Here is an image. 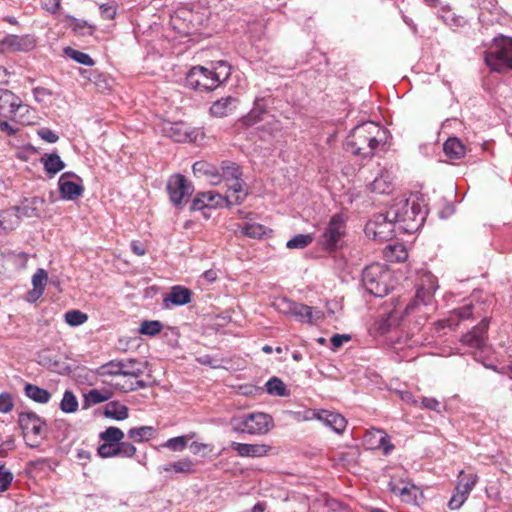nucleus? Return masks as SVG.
I'll return each instance as SVG.
<instances>
[{"label":"nucleus","instance_id":"obj_1","mask_svg":"<svg viewBox=\"0 0 512 512\" xmlns=\"http://www.w3.org/2000/svg\"><path fill=\"white\" fill-rule=\"evenodd\" d=\"M231 65L224 60L212 62L210 67L193 66L186 74L185 86L198 92H209L231 76Z\"/></svg>","mask_w":512,"mask_h":512},{"label":"nucleus","instance_id":"obj_2","mask_svg":"<svg viewBox=\"0 0 512 512\" xmlns=\"http://www.w3.org/2000/svg\"><path fill=\"white\" fill-rule=\"evenodd\" d=\"M384 139L385 132L382 127L373 121H367L351 130L346 138L345 148L354 155L369 158Z\"/></svg>","mask_w":512,"mask_h":512},{"label":"nucleus","instance_id":"obj_3","mask_svg":"<svg viewBox=\"0 0 512 512\" xmlns=\"http://www.w3.org/2000/svg\"><path fill=\"white\" fill-rule=\"evenodd\" d=\"M389 215L398 229L412 234L424 225L427 210L417 200L400 199L389 207Z\"/></svg>","mask_w":512,"mask_h":512},{"label":"nucleus","instance_id":"obj_4","mask_svg":"<svg viewBox=\"0 0 512 512\" xmlns=\"http://www.w3.org/2000/svg\"><path fill=\"white\" fill-rule=\"evenodd\" d=\"M43 197L25 198L20 205L14 207L16 214L12 211H3L0 214V234L13 230L19 224L20 217L39 218L45 209Z\"/></svg>","mask_w":512,"mask_h":512},{"label":"nucleus","instance_id":"obj_5","mask_svg":"<svg viewBox=\"0 0 512 512\" xmlns=\"http://www.w3.org/2000/svg\"><path fill=\"white\" fill-rule=\"evenodd\" d=\"M362 282L366 291L375 297H384L393 289L391 270L379 263L364 268Z\"/></svg>","mask_w":512,"mask_h":512},{"label":"nucleus","instance_id":"obj_6","mask_svg":"<svg viewBox=\"0 0 512 512\" xmlns=\"http://www.w3.org/2000/svg\"><path fill=\"white\" fill-rule=\"evenodd\" d=\"M484 61L495 72L505 73L512 70V39H495L484 54Z\"/></svg>","mask_w":512,"mask_h":512},{"label":"nucleus","instance_id":"obj_7","mask_svg":"<svg viewBox=\"0 0 512 512\" xmlns=\"http://www.w3.org/2000/svg\"><path fill=\"white\" fill-rule=\"evenodd\" d=\"M346 236V217L343 213L334 214L322 233L318 236V245L327 252H335L342 247Z\"/></svg>","mask_w":512,"mask_h":512},{"label":"nucleus","instance_id":"obj_8","mask_svg":"<svg viewBox=\"0 0 512 512\" xmlns=\"http://www.w3.org/2000/svg\"><path fill=\"white\" fill-rule=\"evenodd\" d=\"M274 426L272 416L263 412H253L234 420L233 430L250 435L267 434Z\"/></svg>","mask_w":512,"mask_h":512},{"label":"nucleus","instance_id":"obj_9","mask_svg":"<svg viewBox=\"0 0 512 512\" xmlns=\"http://www.w3.org/2000/svg\"><path fill=\"white\" fill-rule=\"evenodd\" d=\"M18 424L27 439L26 444L31 448L38 447L45 437L46 421L33 411H24L18 414Z\"/></svg>","mask_w":512,"mask_h":512},{"label":"nucleus","instance_id":"obj_10","mask_svg":"<svg viewBox=\"0 0 512 512\" xmlns=\"http://www.w3.org/2000/svg\"><path fill=\"white\" fill-rule=\"evenodd\" d=\"M395 220L389 215V209L385 213H379L367 222L365 233L374 240L384 242L395 237Z\"/></svg>","mask_w":512,"mask_h":512},{"label":"nucleus","instance_id":"obj_11","mask_svg":"<svg viewBox=\"0 0 512 512\" xmlns=\"http://www.w3.org/2000/svg\"><path fill=\"white\" fill-rule=\"evenodd\" d=\"M171 203L181 208L194 192V186L182 174L172 175L166 186Z\"/></svg>","mask_w":512,"mask_h":512},{"label":"nucleus","instance_id":"obj_12","mask_svg":"<svg viewBox=\"0 0 512 512\" xmlns=\"http://www.w3.org/2000/svg\"><path fill=\"white\" fill-rule=\"evenodd\" d=\"M478 481L476 474H465L463 471L459 474V481L455 487V491L448 502V507L451 510H458L465 503L470 495V492L475 487Z\"/></svg>","mask_w":512,"mask_h":512},{"label":"nucleus","instance_id":"obj_13","mask_svg":"<svg viewBox=\"0 0 512 512\" xmlns=\"http://www.w3.org/2000/svg\"><path fill=\"white\" fill-rule=\"evenodd\" d=\"M488 328L489 320L483 318L476 326L462 336V344L476 351L483 352L488 347Z\"/></svg>","mask_w":512,"mask_h":512},{"label":"nucleus","instance_id":"obj_14","mask_svg":"<svg viewBox=\"0 0 512 512\" xmlns=\"http://www.w3.org/2000/svg\"><path fill=\"white\" fill-rule=\"evenodd\" d=\"M58 189L61 198L70 201L78 199L84 192L82 179L74 172H65L59 177Z\"/></svg>","mask_w":512,"mask_h":512},{"label":"nucleus","instance_id":"obj_15","mask_svg":"<svg viewBox=\"0 0 512 512\" xmlns=\"http://www.w3.org/2000/svg\"><path fill=\"white\" fill-rule=\"evenodd\" d=\"M304 419L319 420L326 427L338 434H341L347 425L346 419L341 414L329 410L308 409L305 412Z\"/></svg>","mask_w":512,"mask_h":512},{"label":"nucleus","instance_id":"obj_16","mask_svg":"<svg viewBox=\"0 0 512 512\" xmlns=\"http://www.w3.org/2000/svg\"><path fill=\"white\" fill-rule=\"evenodd\" d=\"M200 16L187 9H180L171 16V26L180 35H191L197 30Z\"/></svg>","mask_w":512,"mask_h":512},{"label":"nucleus","instance_id":"obj_17","mask_svg":"<svg viewBox=\"0 0 512 512\" xmlns=\"http://www.w3.org/2000/svg\"><path fill=\"white\" fill-rule=\"evenodd\" d=\"M28 106L24 105L21 98L8 89L0 88V116L6 119L14 120L18 111Z\"/></svg>","mask_w":512,"mask_h":512},{"label":"nucleus","instance_id":"obj_18","mask_svg":"<svg viewBox=\"0 0 512 512\" xmlns=\"http://www.w3.org/2000/svg\"><path fill=\"white\" fill-rule=\"evenodd\" d=\"M437 289L438 285L436 277L433 275H426L417 289L415 303H422L425 306L430 305L433 300V295Z\"/></svg>","mask_w":512,"mask_h":512},{"label":"nucleus","instance_id":"obj_19","mask_svg":"<svg viewBox=\"0 0 512 512\" xmlns=\"http://www.w3.org/2000/svg\"><path fill=\"white\" fill-rule=\"evenodd\" d=\"M230 447L232 450L236 451L240 457H263L267 455L270 446L265 444H248V443H239V442H231Z\"/></svg>","mask_w":512,"mask_h":512},{"label":"nucleus","instance_id":"obj_20","mask_svg":"<svg viewBox=\"0 0 512 512\" xmlns=\"http://www.w3.org/2000/svg\"><path fill=\"white\" fill-rule=\"evenodd\" d=\"M365 441L371 448H381L388 455L394 448L387 433L381 429H374L365 435Z\"/></svg>","mask_w":512,"mask_h":512},{"label":"nucleus","instance_id":"obj_21","mask_svg":"<svg viewBox=\"0 0 512 512\" xmlns=\"http://www.w3.org/2000/svg\"><path fill=\"white\" fill-rule=\"evenodd\" d=\"M192 170L196 176H205L211 184L217 185L221 182V175L218 168L206 161H196Z\"/></svg>","mask_w":512,"mask_h":512},{"label":"nucleus","instance_id":"obj_22","mask_svg":"<svg viewBox=\"0 0 512 512\" xmlns=\"http://www.w3.org/2000/svg\"><path fill=\"white\" fill-rule=\"evenodd\" d=\"M238 105V99L233 96L223 97L210 107V113L216 117H225L231 114Z\"/></svg>","mask_w":512,"mask_h":512},{"label":"nucleus","instance_id":"obj_23","mask_svg":"<svg viewBox=\"0 0 512 512\" xmlns=\"http://www.w3.org/2000/svg\"><path fill=\"white\" fill-rule=\"evenodd\" d=\"M192 292L183 286H174L171 291L164 297V303L166 307H169V303L175 306H182L190 303Z\"/></svg>","mask_w":512,"mask_h":512},{"label":"nucleus","instance_id":"obj_24","mask_svg":"<svg viewBox=\"0 0 512 512\" xmlns=\"http://www.w3.org/2000/svg\"><path fill=\"white\" fill-rule=\"evenodd\" d=\"M160 472L174 471L179 474L189 475L195 472V464L189 458H183L173 463H168L159 467Z\"/></svg>","mask_w":512,"mask_h":512},{"label":"nucleus","instance_id":"obj_25","mask_svg":"<svg viewBox=\"0 0 512 512\" xmlns=\"http://www.w3.org/2000/svg\"><path fill=\"white\" fill-rule=\"evenodd\" d=\"M11 39H12V45H13L14 52L27 53V52L32 51L37 45L35 36H33L31 34H25V35L11 34Z\"/></svg>","mask_w":512,"mask_h":512},{"label":"nucleus","instance_id":"obj_26","mask_svg":"<svg viewBox=\"0 0 512 512\" xmlns=\"http://www.w3.org/2000/svg\"><path fill=\"white\" fill-rule=\"evenodd\" d=\"M320 314L321 313L318 311L317 316L315 317L312 307L296 302L291 313V315H293L300 322H305L309 324L316 323L321 318Z\"/></svg>","mask_w":512,"mask_h":512},{"label":"nucleus","instance_id":"obj_27","mask_svg":"<svg viewBox=\"0 0 512 512\" xmlns=\"http://www.w3.org/2000/svg\"><path fill=\"white\" fill-rule=\"evenodd\" d=\"M25 395L36 403L46 404L51 399V393L37 385L26 383L24 386Z\"/></svg>","mask_w":512,"mask_h":512},{"label":"nucleus","instance_id":"obj_28","mask_svg":"<svg viewBox=\"0 0 512 512\" xmlns=\"http://www.w3.org/2000/svg\"><path fill=\"white\" fill-rule=\"evenodd\" d=\"M245 183L240 179L234 180V183L229 186L228 194L226 196H230V201L228 202V208L232 205H240L242 204L247 196V192L244 191Z\"/></svg>","mask_w":512,"mask_h":512},{"label":"nucleus","instance_id":"obj_29","mask_svg":"<svg viewBox=\"0 0 512 512\" xmlns=\"http://www.w3.org/2000/svg\"><path fill=\"white\" fill-rule=\"evenodd\" d=\"M44 169L48 175L54 176L65 168V163L57 153L46 154L42 157Z\"/></svg>","mask_w":512,"mask_h":512},{"label":"nucleus","instance_id":"obj_30","mask_svg":"<svg viewBox=\"0 0 512 512\" xmlns=\"http://www.w3.org/2000/svg\"><path fill=\"white\" fill-rule=\"evenodd\" d=\"M104 415L107 418L122 421L128 418L129 413L127 406L117 401H111L106 405Z\"/></svg>","mask_w":512,"mask_h":512},{"label":"nucleus","instance_id":"obj_31","mask_svg":"<svg viewBox=\"0 0 512 512\" xmlns=\"http://www.w3.org/2000/svg\"><path fill=\"white\" fill-rule=\"evenodd\" d=\"M443 150L451 159H460L465 155V147L456 137L447 139L443 145Z\"/></svg>","mask_w":512,"mask_h":512},{"label":"nucleus","instance_id":"obj_32","mask_svg":"<svg viewBox=\"0 0 512 512\" xmlns=\"http://www.w3.org/2000/svg\"><path fill=\"white\" fill-rule=\"evenodd\" d=\"M268 100L266 97H256L254 106L247 116V120L251 123H256L262 120V115L267 112Z\"/></svg>","mask_w":512,"mask_h":512},{"label":"nucleus","instance_id":"obj_33","mask_svg":"<svg viewBox=\"0 0 512 512\" xmlns=\"http://www.w3.org/2000/svg\"><path fill=\"white\" fill-rule=\"evenodd\" d=\"M123 364L122 376L138 378L144 373V366L136 359L120 360Z\"/></svg>","mask_w":512,"mask_h":512},{"label":"nucleus","instance_id":"obj_34","mask_svg":"<svg viewBox=\"0 0 512 512\" xmlns=\"http://www.w3.org/2000/svg\"><path fill=\"white\" fill-rule=\"evenodd\" d=\"M221 181L224 180H237L241 178L242 172L238 164L231 161H223L221 163Z\"/></svg>","mask_w":512,"mask_h":512},{"label":"nucleus","instance_id":"obj_35","mask_svg":"<svg viewBox=\"0 0 512 512\" xmlns=\"http://www.w3.org/2000/svg\"><path fill=\"white\" fill-rule=\"evenodd\" d=\"M128 437L136 442L148 441L154 437L155 429L152 426H141L128 430Z\"/></svg>","mask_w":512,"mask_h":512},{"label":"nucleus","instance_id":"obj_36","mask_svg":"<svg viewBox=\"0 0 512 512\" xmlns=\"http://www.w3.org/2000/svg\"><path fill=\"white\" fill-rule=\"evenodd\" d=\"M69 26L72 30L81 36H90L94 33L95 27L85 20L77 19L75 17L69 18Z\"/></svg>","mask_w":512,"mask_h":512},{"label":"nucleus","instance_id":"obj_37","mask_svg":"<svg viewBox=\"0 0 512 512\" xmlns=\"http://www.w3.org/2000/svg\"><path fill=\"white\" fill-rule=\"evenodd\" d=\"M385 257L389 261L401 262L407 258V251L402 244H394L386 247Z\"/></svg>","mask_w":512,"mask_h":512},{"label":"nucleus","instance_id":"obj_38","mask_svg":"<svg viewBox=\"0 0 512 512\" xmlns=\"http://www.w3.org/2000/svg\"><path fill=\"white\" fill-rule=\"evenodd\" d=\"M60 409L64 413H74L78 410V400L72 391L66 390L64 392Z\"/></svg>","mask_w":512,"mask_h":512},{"label":"nucleus","instance_id":"obj_39","mask_svg":"<svg viewBox=\"0 0 512 512\" xmlns=\"http://www.w3.org/2000/svg\"><path fill=\"white\" fill-rule=\"evenodd\" d=\"M99 438L103 442L118 444L121 440H123L124 433L120 428L110 426V427L106 428L105 431H103L99 434Z\"/></svg>","mask_w":512,"mask_h":512},{"label":"nucleus","instance_id":"obj_40","mask_svg":"<svg viewBox=\"0 0 512 512\" xmlns=\"http://www.w3.org/2000/svg\"><path fill=\"white\" fill-rule=\"evenodd\" d=\"M163 324L158 320H145L140 324L139 333L147 336H156L161 332Z\"/></svg>","mask_w":512,"mask_h":512},{"label":"nucleus","instance_id":"obj_41","mask_svg":"<svg viewBox=\"0 0 512 512\" xmlns=\"http://www.w3.org/2000/svg\"><path fill=\"white\" fill-rule=\"evenodd\" d=\"M110 397L111 392L107 390L100 391L97 389H92L85 395V401L87 402L86 405L90 406L105 402L109 400Z\"/></svg>","mask_w":512,"mask_h":512},{"label":"nucleus","instance_id":"obj_42","mask_svg":"<svg viewBox=\"0 0 512 512\" xmlns=\"http://www.w3.org/2000/svg\"><path fill=\"white\" fill-rule=\"evenodd\" d=\"M266 390L270 395L280 397L288 394L284 382L277 377H272L266 382Z\"/></svg>","mask_w":512,"mask_h":512},{"label":"nucleus","instance_id":"obj_43","mask_svg":"<svg viewBox=\"0 0 512 512\" xmlns=\"http://www.w3.org/2000/svg\"><path fill=\"white\" fill-rule=\"evenodd\" d=\"M167 133L175 142H186L190 139V133L184 130V126L181 123L172 124Z\"/></svg>","mask_w":512,"mask_h":512},{"label":"nucleus","instance_id":"obj_44","mask_svg":"<svg viewBox=\"0 0 512 512\" xmlns=\"http://www.w3.org/2000/svg\"><path fill=\"white\" fill-rule=\"evenodd\" d=\"M313 241L311 234H297L287 241L286 247L288 249H303L310 245Z\"/></svg>","mask_w":512,"mask_h":512},{"label":"nucleus","instance_id":"obj_45","mask_svg":"<svg viewBox=\"0 0 512 512\" xmlns=\"http://www.w3.org/2000/svg\"><path fill=\"white\" fill-rule=\"evenodd\" d=\"M122 368L123 364L120 362V360H112L100 366L98 369V374L100 376H118L121 375Z\"/></svg>","mask_w":512,"mask_h":512},{"label":"nucleus","instance_id":"obj_46","mask_svg":"<svg viewBox=\"0 0 512 512\" xmlns=\"http://www.w3.org/2000/svg\"><path fill=\"white\" fill-rule=\"evenodd\" d=\"M474 308L475 306L471 302L466 303L463 306L454 309L449 320L453 321L454 318H456L458 321L468 320L473 316Z\"/></svg>","mask_w":512,"mask_h":512},{"label":"nucleus","instance_id":"obj_47","mask_svg":"<svg viewBox=\"0 0 512 512\" xmlns=\"http://www.w3.org/2000/svg\"><path fill=\"white\" fill-rule=\"evenodd\" d=\"M65 321L70 326H80L88 320V315L80 310H69L64 315Z\"/></svg>","mask_w":512,"mask_h":512},{"label":"nucleus","instance_id":"obj_48","mask_svg":"<svg viewBox=\"0 0 512 512\" xmlns=\"http://www.w3.org/2000/svg\"><path fill=\"white\" fill-rule=\"evenodd\" d=\"M65 54L76 61L77 63L86 65V66H93L94 60L88 55L87 53L75 50L71 47H68L65 49Z\"/></svg>","mask_w":512,"mask_h":512},{"label":"nucleus","instance_id":"obj_49","mask_svg":"<svg viewBox=\"0 0 512 512\" xmlns=\"http://www.w3.org/2000/svg\"><path fill=\"white\" fill-rule=\"evenodd\" d=\"M395 324V319L392 314H387L379 317L374 324L375 330L380 334L387 333L390 328Z\"/></svg>","mask_w":512,"mask_h":512},{"label":"nucleus","instance_id":"obj_50","mask_svg":"<svg viewBox=\"0 0 512 512\" xmlns=\"http://www.w3.org/2000/svg\"><path fill=\"white\" fill-rule=\"evenodd\" d=\"M118 4L115 0H110L99 5L100 15L105 20H112L117 14Z\"/></svg>","mask_w":512,"mask_h":512},{"label":"nucleus","instance_id":"obj_51","mask_svg":"<svg viewBox=\"0 0 512 512\" xmlns=\"http://www.w3.org/2000/svg\"><path fill=\"white\" fill-rule=\"evenodd\" d=\"M242 232L250 238H260L265 234V226L257 223H246Z\"/></svg>","mask_w":512,"mask_h":512},{"label":"nucleus","instance_id":"obj_52","mask_svg":"<svg viewBox=\"0 0 512 512\" xmlns=\"http://www.w3.org/2000/svg\"><path fill=\"white\" fill-rule=\"evenodd\" d=\"M13 478V473L5 467V464L0 463V493L9 489Z\"/></svg>","mask_w":512,"mask_h":512},{"label":"nucleus","instance_id":"obj_53","mask_svg":"<svg viewBox=\"0 0 512 512\" xmlns=\"http://www.w3.org/2000/svg\"><path fill=\"white\" fill-rule=\"evenodd\" d=\"M209 199H211V196H209V193L201 192L198 193L195 198L192 200L190 209L192 211L202 210L204 208H210Z\"/></svg>","mask_w":512,"mask_h":512},{"label":"nucleus","instance_id":"obj_54","mask_svg":"<svg viewBox=\"0 0 512 512\" xmlns=\"http://www.w3.org/2000/svg\"><path fill=\"white\" fill-rule=\"evenodd\" d=\"M188 439L186 436H178L168 439L164 443V447L172 451H182L187 447Z\"/></svg>","mask_w":512,"mask_h":512},{"label":"nucleus","instance_id":"obj_55","mask_svg":"<svg viewBox=\"0 0 512 512\" xmlns=\"http://www.w3.org/2000/svg\"><path fill=\"white\" fill-rule=\"evenodd\" d=\"M97 453L101 458L117 457V443L103 442L98 447Z\"/></svg>","mask_w":512,"mask_h":512},{"label":"nucleus","instance_id":"obj_56","mask_svg":"<svg viewBox=\"0 0 512 512\" xmlns=\"http://www.w3.org/2000/svg\"><path fill=\"white\" fill-rule=\"evenodd\" d=\"M48 281V274L46 270L40 268L35 274L32 276V285L33 288L44 291L45 285Z\"/></svg>","mask_w":512,"mask_h":512},{"label":"nucleus","instance_id":"obj_57","mask_svg":"<svg viewBox=\"0 0 512 512\" xmlns=\"http://www.w3.org/2000/svg\"><path fill=\"white\" fill-rule=\"evenodd\" d=\"M295 305V302L294 301H291L285 297H281V298H277L275 299V301L273 302V306L280 312V313H283V314H291L292 313V309Z\"/></svg>","mask_w":512,"mask_h":512},{"label":"nucleus","instance_id":"obj_58","mask_svg":"<svg viewBox=\"0 0 512 512\" xmlns=\"http://www.w3.org/2000/svg\"><path fill=\"white\" fill-rule=\"evenodd\" d=\"M136 447L130 442L122 440L117 444V456L131 458L136 454Z\"/></svg>","mask_w":512,"mask_h":512},{"label":"nucleus","instance_id":"obj_59","mask_svg":"<svg viewBox=\"0 0 512 512\" xmlns=\"http://www.w3.org/2000/svg\"><path fill=\"white\" fill-rule=\"evenodd\" d=\"M421 407L428 409V410L438 412V413H441L443 410H445L444 404H442L437 399L430 398V397H422L421 398Z\"/></svg>","mask_w":512,"mask_h":512},{"label":"nucleus","instance_id":"obj_60","mask_svg":"<svg viewBox=\"0 0 512 512\" xmlns=\"http://www.w3.org/2000/svg\"><path fill=\"white\" fill-rule=\"evenodd\" d=\"M371 190L375 193L385 194L391 190V184L383 176H380L371 183Z\"/></svg>","mask_w":512,"mask_h":512},{"label":"nucleus","instance_id":"obj_61","mask_svg":"<svg viewBox=\"0 0 512 512\" xmlns=\"http://www.w3.org/2000/svg\"><path fill=\"white\" fill-rule=\"evenodd\" d=\"M209 199L210 208H220V207H228V202L230 201V196H222L216 192L209 191Z\"/></svg>","mask_w":512,"mask_h":512},{"label":"nucleus","instance_id":"obj_62","mask_svg":"<svg viewBox=\"0 0 512 512\" xmlns=\"http://www.w3.org/2000/svg\"><path fill=\"white\" fill-rule=\"evenodd\" d=\"M14 400L13 396L8 392H3L0 394V412L1 413H9L13 410Z\"/></svg>","mask_w":512,"mask_h":512},{"label":"nucleus","instance_id":"obj_63","mask_svg":"<svg viewBox=\"0 0 512 512\" xmlns=\"http://www.w3.org/2000/svg\"><path fill=\"white\" fill-rule=\"evenodd\" d=\"M38 136L48 142V143H56L59 139V136L51 129L42 128L37 131Z\"/></svg>","mask_w":512,"mask_h":512},{"label":"nucleus","instance_id":"obj_64","mask_svg":"<svg viewBox=\"0 0 512 512\" xmlns=\"http://www.w3.org/2000/svg\"><path fill=\"white\" fill-rule=\"evenodd\" d=\"M60 2V0H41L42 7L52 14H55L59 11Z\"/></svg>","mask_w":512,"mask_h":512}]
</instances>
